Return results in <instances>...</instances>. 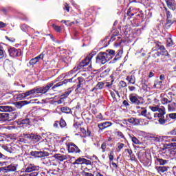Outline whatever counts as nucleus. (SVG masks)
Instances as JSON below:
<instances>
[{"label": "nucleus", "instance_id": "7c9ffc66", "mask_svg": "<svg viewBox=\"0 0 176 176\" xmlns=\"http://www.w3.org/2000/svg\"><path fill=\"white\" fill-rule=\"evenodd\" d=\"M126 80L131 85H134L135 83V77L134 76H128L126 77Z\"/></svg>", "mask_w": 176, "mask_h": 176}, {"label": "nucleus", "instance_id": "6e6552de", "mask_svg": "<svg viewBox=\"0 0 176 176\" xmlns=\"http://www.w3.org/2000/svg\"><path fill=\"white\" fill-rule=\"evenodd\" d=\"M67 147L69 153H80V149L74 143H69Z\"/></svg>", "mask_w": 176, "mask_h": 176}, {"label": "nucleus", "instance_id": "13d9d810", "mask_svg": "<svg viewBox=\"0 0 176 176\" xmlns=\"http://www.w3.org/2000/svg\"><path fill=\"white\" fill-rule=\"evenodd\" d=\"M6 39H7V41H9L10 42H14V41H16L14 38L8 37L7 36H6Z\"/></svg>", "mask_w": 176, "mask_h": 176}, {"label": "nucleus", "instance_id": "09e8293b", "mask_svg": "<svg viewBox=\"0 0 176 176\" xmlns=\"http://www.w3.org/2000/svg\"><path fill=\"white\" fill-rule=\"evenodd\" d=\"M0 173H9V168H8V166L4 167H1Z\"/></svg>", "mask_w": 176, "mask_h": 176}, {"label": "nucleus", "instance_id": "5701e85b", "mask_svg": "<svg viewBox=\"0 0 176 176\" xmlns=\"http://www.w3.org/2000/svg\"><path fill=\"white\" fill-rule=\"evenodd\" d=\"M16 114L13 113H7V121L12 122V120H14L16 119Z\"/></svg>", "mask_w": 176, "mask_h": 176}, {"label": "nucleus", "instance_id": "f3484780", "mask_svg": "<svg viewBox=\"0 0 176 176\" xmlns=\"http://www.w3.org/2000/svg\"><path fill=\"white\" fill-rule=\"evenodd\" d=\"M129 123H131L133 126H139L140 124V120L136 118H131L126 120Z\"/></svg>", "mask_w": 176, "mask_h": 176}, {"label": "nucleus", "instance_id": "de8ad7c7", "mask_svg": "<svg viewBox=\"0 0 176 176\" xmlns=\"http://www.w3.org/2000/svg\"><path fill=\"white\" fill-rule=\"evenodd\" d=\"M152 112L148 111L146 113L145 118H147L149 120H152V119H153V116H152Z\"/></svg>", "mask_w": 176, "mask_h": 176}, {"label": "nucleus", "instance_id": "393cba45", "mask_svg": "<svg viewBox=\"0 0 176 176\" xmlns=\"http://www.w3.org/2000/svg\"><path fill=\"white\" fill-rule=\"evenodd\" d=\"M41 138H42V137H41L38 135H34L33 133L32 136V142H34V144H35L36 142H39V141H41Z\"/></svg>", "mask_w": 176, "mask_h": 176}, {"label": "nucleus", "instance_id": "6e6d98bb", "mask_svg": "<svg viewBox=\"0 0 176 176\" xmlns=\"http://www.w3.org/2000/svg\"><path fill=\"white\" fill-rule=\"evenodd\" d=\"M103 124L104 126V128L107 129V127H109V126H111L112 123H111V122H103Z\"/></svg>", "mask_w": 176, "mask_h": 176}, {"label": "nucleus", "instance_id": "bf43d9fd", "mask_svg": "<svg viewBox=\"0 0 176 176\" xmlns=\"http://www.w3.org/2000/svg\"><path fill=\"white\" fill-rule=\"evenodd\" d=\"M120 85L121 87H127V83H126V82H124V81H120Z\"/></svg>", "mask_w": 176, "mask_h": 176}, {"label": "nucleus", "instance_id": "c03bdc74", "mask_svg": "<svg viewBox=\"0 0 176 176\" xmlns=\"http://www.w3.org/2000/svg\"><path fill=\"white\" fill-rule=\"evenodd\" d=\"M45 57V54L41 53L40 55H38V56L35 57V58L37 60V63H39L40 60H43V58Z\"/></svg>", "mask_w": 176, "mask_h": 176}, {"label": "nucleus", "instance_id": "4468645a", "mask_svg": "<svg viewBox=\"0 0 176 176\" xmlns=\"http://www.w3.org/2000/svg\"><path fill=\"white\" fill-rule=\"evenodd\" d=\"M104 85L102 82H99L98 84L91 90V92L97 93L98 90H102L104 89Z\"/></svg>", "mask_w": 176, "mask_h": 176}, {"label": "nucleus", "instance_id": "39448f33", "mask_svg": "<svg viewBox=\"0 0 176 176\" xmlns=\"http://www.w3.org/2000/svg\"><path fill=\"white\" fill-rule=\"evenodd\" d=\"M163 141L166 142H171L164 145L162 151L167 152V148L168 146H176V136H162Z\"/></svg>", "mask_w": 176, "mask_h": 176}, {"label": "nucleus", "instance_id": "2f4dec72", "mask_svg": "<svg viewBox=\"0 0 176 176\" xmlns=\"http://www.w3.org/2000/svg\"><path fill=\"white\" fill-rule=\"evenodd\" d=\"M8 119V113H0V122H6Z\"/></svg>", "mask_w": 176, "mask_h": 176}, {"label": "nucleus", "instance_id": "6ab92c4d", "mask_svg": "<svg viewBox=\"0 0 176 176\" xmlns=\"http://www.w3.org/2000/svg\"><path fill=\"white\" fill-rule=\"evenodd\" d=\"M158 173H166V171H168V168H170V167L168 166H156L155 167Z\"/></svg>", "mask_w": 176, "mask_h": 176}, {"label": "nucleus", "instance_id": "58836bf2", "mask_svg": "<svg viewBox=\"0 0 176 176\" xmlns=\"http://www.w3.org/2000/svg\"><path fill=\"white\" fill-rule=\"evenodd\" d=\"M123 148H124V144L120 142L117 144V152H120Z\"/></svg>", "mask_w": 176, "mask_h": 176}, {"label": "nucleus", "instance_id": "774afa93", "mask_svg": "<svg viewBox=\"0 0 176 176\" xmlns=\"http://www.w3.org/2000/svg\"><path fill=\"white\" fill-rule=\"evenodd\" d=\"M166 17H167V19H171L172 15H171V13L170 12V11L166 12Z\"/></svg>", "mask_w": 176, "mask_h": 176}, {"label": "nucleus", "instance_id": "338daca9", "mask_svg": "<svg viewBox=\"0 0 176 176\" xmlns=\"http://www.w3.org/2000/svg\"><path fill=\"white\" fill-rule=\"evenodd\" d=\"M166 24H168L169 25H171V24H173V21H171L170 19L167 18Z\"/></svg>", "mask_w": 176, "mask_h": 176}, {"label": "nucleus", "instance_id": "603ef678", "mask_svg": "<svg viewBox=\"0 0 176 176\" xmlns=\"http://www.w3.org/2000/svg\"><path fill=\"white\" fill-rule=\"evenodd\" d=\"M149 109H151V111H152V112H157V109H159V106H149Z\"/></svg>", "mask_w": 176, "mask_h": 176}, {"label": "nucleus", "instance_id": "a18cd8bd", "mask_svg": "<svg viewBox=\"0 0 176 176\" xmlns=\"http://www.w3.org/2000/svg\"><path fill=\"white\" fill-rule=\"evenodd\" d=\"M45 57V54L41 53L40 55H38V56L35 57V58L37 60V63H39L40 60H43V58Z\"/></svg>", "mask_w": 176, "mask_h": 176}, {"label": "nucleus", "instance_id": "4d7b16f0", "mask_svg": "<svg viewBox=\"0 0 176 176\" xmlns=\"http://www.w3.org/2000/svg\"><path fill=\"white\" fill-rule=\"evenodd\" d=\"M170 102H171V101L168 100L166 98L162 99V104H169Z\"/></svg>", "mask_w": 176, "mask_h": 176}, {"label": "nucleus", "instance_id": "412c9836", "mask_svg": "<svg viewBox=\"0 0 176 176\" xmlns=\"http://www.w3.org/2000/svg\"><path fill=\"white\" fill-rule=\"evenodd\" d=\"M18 124L21 126V124H25V126H30L31 124V122H30V119L26 118L22 120L18 121Z\"/></svg>", "mask_w": 176, "mask_h": 176}, {"label": "nucleus", "instance_id": "a211bd4d", "mask_svg": "<svg viewBox=\"0 0 176 176\" xmlns=\"http://www.w3.org/2000/svg\"><path fill=\"white\" fill-rule=\"evenodd\" d=\"M27 104H30V102H27V100H23V101H19V102H16L15 105L16 108L19 109H21L24 105H27Z\"/></svg>", "mask_w": 176, "mask_h": 176}, {"label": "nucleus", "instance_id": "c85d7f7f", "mask_svg": "<svg viewBox=\"0 0 176 176\" xmlns=\"http://www.w3.org/2000/svg\"><path fill=\"white\" fill-rule=\"evenodd\" d=\"M78 84L77 85L78 89H80V87H83V84L85 83V78L82 77L78 78Z\"/></svg>", "mask_w": 176, "mask_h": 176}, {"label": "nucleus", "instance_id": "0eeeda50", "mask_svg": "<svg viewBox=\"0 0 176 176\" xmlns=\"http://www.w3.org/2000/svg\"><path fill=\"white\" fill-rule=\"evenodd\" d=\"M129 100L131 102L135 105H141L143 104L142 98L135 94H131L129 95Z\"/></svg>", "mask_w": 176, "mask_h": 176}, {"label": "nucleus", "instance_id": "7ed1b4c3", "mask_svg": "<svg viewBox=\"0 0 176 176\" xmlns=\"http://www.w3.org/2000/svg\"><path fill=\"white\" fill-rule=\"evenodd\" d=\"M53 86V82H49L45 87L34 88L32 90L25 92L26 97H34L35 94H45Z\"/></svg>", "mask_w": 176, "mask_h": 176}, {"label": "nucleus", "instance_id": "3c124183", "mask_svg": "<svg viewBox=\"0 0 176 176\" xmlns=\"http://www.w3.org/2000/svg\"><path fill=\"white\" fill-rule=\"evenodd\" d=\"M36 63H38V60H36V58H34L30 60L29 64L30 65H35Z\"/></svg>", "mask_w": 176, "mask_h": 176}, {"label": "nucleus", "instance_id": "72a5a7b5", "mask_svg": "<svg viewBox=\"0 0 176 176\" xmlns=\"http://www.w3.org/2000/svg\"><path fill=\"white\" fill-rule=\"evenodd\" d=\"M7 166L8 168L9 173L14 172L17 170V166L15 164H10Z\"/></svg>", "mask_w": 176, "mask_h": 176}, {"label": "nucleus", "instance_id": "c756f323", "mask_svg": "<svg viewBox=\"0 0 176 176\" xmlns=\"http://www.w3.org/2000/svg\"><path fill=\"white\" fill-rule=\"evenodd\" d=\"M156 162H157V163H159L160 166H164V165L167 164V163H168V160H163L162 158H157Z\"/></svg>", "mask_w": 176, "mask_h": 176}, {"label": "nucleus", "instance_id": "2eb2a0df", "mask_svg": "<svg viewBox=\"0 0 176 176\" xmlns=\"http://www.w3.org/2000/svg\"><path fill=\"white\" fill-rule=\"evenodd\" d=\"M166 2L169 9H171V10H175L176 4L174 3V0H166Z\"/></svg>", "mask_w": 176, "mask_h": 176}, {"label": "nucleus", "instance_id": "e2e57ef3", "mask_svg": "<svg viewBox=\"0 0 176 176\" xmlns=\"http://www.w3.org/2000/svg\"><path fill=\"white\" fill-rule=\"evenodd\" d=\"M28 176H38V172H33L28 174Z\"/></svg>", "mask_w": 176, "mask_h": 176}, {"label": "nucleus", "instance_id": "49530a36", "mask_svg": "<svg viewBox=\"0 0 176 176\" xmlns=\"http://www.w3.org/2000/svg\"><path fill=\"white\" fill-rule=\"evenodd\" d=\"M147 111H146V109L144 108V107H142L141 108V110H140V115H142V116H146V113H147Z\"/></svg>", "mask_w": 176, "mask_h": 176}, {"label": "nucleus", "instance_id": "864d4df0", "mask_svg": "<svg viewBox=\"0 0 176 176\" xmlns=\"http://www.w3.org/2000/svg\"><path fill=\"white\" fill-rule=\"evenodd\" d=\"M59 124L62 128L65 127V126H67V122H65V120H64L63 119H61L60 120Z\"/></svg>", "mask_w": 176, "mask_h": 176}, {"label": "nucleus", "instance_id": "a878e982", "mask_svg": "<svg viewBox=\"0 0 176 176\" xmlns=\"http://www.w3.org/2000/svg\"><path fill=\"white\" fill-rule=\"evenodd\" d=\"M129 137L132 142H133V144H135V145H141V142H140V140L138 138H136L135 136L131 135Z\"/></svg>", "mask_w": 176, "mask_h": 176}, {"label": "nucleus", "instance_id": "37998d69", "mask_svg": "<svg viewBox=\"0 0 176 176\" xmlns=\"http://www.w3.org/2000/svg\"><path fill=\"white\" fill-rule=\"evenodd\" d=\"M166 115H168V122H170V119H176V113H172Z\"/></svg>", "mask_w": 176, "mask_h": 176}, {"label": "nucleus", "instance_id": "4be33fe9", "mask_svg": "<svg viewBox=\"0 0 176 176\" xmlns=\"http://www.w3.org/2000/svg\"><path fill=\"white\" fill-rule=\"evenodd\" d=\"M32 134H28V133H23V139L25 140V141H28V142H32Z\"/></svg>", "mask_w": 176, "mask_h": 176}, {"label": "nucleus", "instance_id": "1a4fd4ad", "mask_svg": "<svg viewBox=\"0 0 176 176\" xmlns=\"http://www.w3.org/2000/svg\"><path fill=\"white\" fill-rule=\"evenodd\" d=\"M9 54L11 57H20L21 56V50L10 47L8 49Z\"/></svg>", "mask_w": 176, "mask_h": 176}, {"label": "nucleus", "instance_id": "c9c22d12", "mask_svg": "<svg viewBox=\"0 0 176 176\" xmlns=\"http://www.w3.org/2000/svg\"><path fill=\"white\" fill-rule=\"evenodd\" d=\"M63 85H65V81H60V82L56 83V85H52L51 87H52V90H54V89H56V87H60L63 86Z\"/></svg>", "mask_w": 176, "mask_h": 176}, {"label": "nucleus", "instance_id": "69168bd1", "mask_svg": "<svg viewBox=\"0 0 176 176\" xmlns=\"http://www.w3.org/2000/svg\"><path fill=\"white\" fill-rule=\"evenodd\" d=\"M83 175L84 176H94V175H93V173H87V172H84Z\"/></svg>", "mask_w": 176, "mask_h": 176}, {"label": "nucleus", "instance_id": "473e14b6", "mask_svg": "<svg viewBox=\"0 0 176 176\" xmlns=\"http://www.w3.org/2000/svg\"><path fill=\"white\" fill-rule=\"evenodd\" d=\"M16 99L18 101H20V100H24L27 96L25 95V93L19 94L15 96Z\"/></svg>", "mask_w": 176, "mask_h": 176}, {"label": "nucleus", "instance_id": "8fccbe9b", "mask_svg": "<svg viewBox=\"0 0 176 176\" xmlns=\"http://www.w3.org/2000/svg\"><path fill=\"white\" fill-rule=\"evenodd\" d=\"M167 46H173L174 45V42L171 38H168L166 40Z\"/></svg>", "mask_w": 176, "mask_h": 176}, {"label": "nucleus", "instance_id": "9b49d317", "mask_svg": "<svg viewBox=\"0 0 176 176\" xmlns=\"http://www.w3.org/2000/svg\"><path fill=\"white\" fill-rule=\"evenodd\" d=\"M55 159H57L58 160H60V162H64V160H67L68 159H70V160H72V159H75V157H71L69 155H61V154H56L54 155Z\"/></svg>", "mask_w": 176, "mask_h": 176}, {"label": "nucleus", "instance_id": "0e129e2a", "mask_svg": "<svg viewBox=\"0 0 176 176\" xmlns=\"http://www.w3.org/2000/svg\"><path fill=\"white\" fill-rule=\"evenodd\" d=\"M169 134H170V135H176V127L175 129L172 130Z\"/></svg>", "mask_w": 176, "mask_h": 176}, {"label": "nucleus", "instance_id": "79ce46f5", "mask_svg": "<svg viewBox=\"0 0 176 176\" xmlns=\"http://www.w3.org/2000/svg\"><path fill=\"white\" fill-rule=\"evenodd\" d=\"M71 93H72V88H70L69 89H67L65 94L63 95H62V97H65V98H67V96H69V94H71Z\"/></svg>", "mask_w": 176, "mask_h": 176}, {"label": "nucleus", "instance_id": "680f3d73", "mask_svg": "<svg viewBox=\"0 0 176 176\" xmlns=\"http://www.w3.org/2000/svg\"><path fill=\"white\" fill-rule=\"evenodd\" d=\"M61 23H63L64 24H65V25H71V23H69V21L62 20Z\"/></svg>", "mask_w": 176, "mask_h": 176}, {"label": "nucleus", "instance_id": "f704fd0d", "mask_svg": "<svg viewBox=\"0 0 176 176\" xmlns=\"http://www.w3.org/2000/svg\"><path fill=\"white\" fill-rule=\"evenodd\" d=\"M6 57V52H4L3 47L0 45V61H2V58Z\"/></svg>", "mask_w": 176, "mask_h": 176}, {"label": "nucleus", "instance_id": "ea45409f", "mask_svg": "<svg viewBox=\"0 0 176 176\" xmlns=\"http://www.w3.org/2000/svg\"><path fill=\"white\" fill-rule=\"evenodd\" d=\"M52 27L56 32H61V27L56 24H52Z\"/></svg>", "mask_w": 176, "mask_h": 176}, {"label": "nucleus", "instance_id": "ddd939ff", "mask_svg": "<svg viewBox=\"0 0 176 176\" xmlns=\"http://www.w3.org/2000/svg\"><path fill=\"white\" fill-rule=\"evenodd\" d=\"M39 166H36L33 164H30L25 168V173H32V171H38Z\"/></svg>", "mask_w": 176, "mask_h": 176}, {"label": "nucleus", "instance_id": "e433bc0d", "mask_svg": "<svg viewBox=\"0 0 176 176\" xmlns=\"http://www.w3.org/2000/svg\"><path fill=\"white\" fill-rule=\"evenodd\" d=\"M21 29L22 31H23V32H27L30 31V30H31L30 26H28V25H25V24L22 25L21 26Z\"/></svg>", "mask_w": 176, "mask_h": 176}, {"label": "nucleus", "instance_id": "4c0bfd02", "mask_svg": "<svg viewBox=\"0 0 176 176\" xmlns=\"http://www.w3.org/2000/svg\"><path fill=\"white\" fill-rule=\"evenodd\" d=\"M60 111L64 113H71V109H69V107H61Z\"/></svg>", "mask_w": 176, "mask_h": 176}, {"label": "nucleus", "instance_id": "f8f14e48", "mask_svg": "<svg viewBox=\"0 0 176 176\" xmlns=\"http://www.w3.org/2000/svg\"><path fill=\"white\" fill-rule=\"evenodd\" d=\"M30 155L34 156V157H45V156H49V153L46 151H32Z\"/></svg>", "mask_w": 176, "mask_h": 176}, {"label": "nucleus", "instance_id": "5fc2aeb1", "mask_svg": "<svg viewBox=\"0 0 176 176\" xmlns=\"http://www.w3.org/2000/svg\"><path fill=\"white\" fill-rule=\"evenodd\" d=\"M102 152H105V149H107V143L104 142L101 145Z\"/></svg>", "mask_w": 176, "mask_h": 176}, {"label": "nucleus", "instance_id": "f03ea898", "mask_svg": "<svg viewBox=\"0 0 176 176\" xmlns=\"http://www.w3.org/2000/svg\"><path fill=\"white\" fill-rule=\"evenodd\" d=\"M94 57V53L91 52L90 53L82 62H80L77 67H74V69L71 70L69 72L66 74V76L65 78H69L71 75H74L78 69H82L83 67H86L90 64V67H91V59Z\"/></svg>", "mask_w": 176, "mask_h": 176}, {"label": "nucleus", "instance_id": "cd10ccee", "mask_svg": "<svg viewBox=\"0 0 176 176\" xmlns=\"http://www.w3.org/2000/svg\"><path fill=\"white\" fill-rule=\"evenodd\" d=\"M125 151L128 152L129 157H130L131 160H135V155L133 153V150L131 149H125Z\"/></svg>", "mask_w": 176, "mask_h": 176}, {"label": "nucleus", "instance_id": "b1692460", "mask_svg": "<svg viewBox=\"0 0 176 176\" xmlns=\"http://www.w3.org/2000/svg\"><path fill=\"white\" fill-rule=\"evenodd\" d=\"M150 141H153V142H160V136H156L151 135L148 136Z\"/></svg>", "mask_w": 176, "mask_h": 176}, {"label": "nucleus", "instance_id": "423d86ee", "mask_svg": "<svg viewBox=\"0 0 176 176\" xmlns=\"http://www.w3.org/2000/svg\"><path fill=\"white\" fill-rule=\"evenodd\" d=\"M157 52L153 54L154 57H160V56H168V52L163 45H157L155 46Z\"/></svg>", "mask_w": 176, "mask_h": 176}, {"label": "nucleus", "instance_id": "f257e3e1", "mask_svg": "<svg viewBox=\"0 0 176 176\" xmlns=\"http://www.w3.org/2000/svg\"><path fill=\"white\" fill-rule=\"evenodd\" d=\"M115 56V50H107L105 52H100L96 56L98 64H105Z\"/></svg>", "mask_w": 176, "mask_h": 176}, {"label": "nucleus", "instance_id": "aec40b11", "mask_svg": "<svg viewBox=\"0 0 176 176\" xmlns=\"http://www.w3.org/2000/svg\"><path fill=\"white\" fill-rule=\"evenodd\" d=\"M122 54H123V50H118V52L117 53L116 56H115L113 60H111L110 63H116V61H118V60H119L120 57H122Z\"/></svg>", "mask_w": 176, "mask_h": 176}, {"label": "nucleus", "instance_id": "a19ab883", "mask_svg": "<svg viewBox=\"0 0 176 176\" xmlns=\"http://www.w3.org/2000/svg\"><path fill=\"white\" fill-rule=\"evenodd\" d=\"M162 85H163L162 81H157L154 84V87H157V89H160Z\"/></svg>", "mask_w": 176, "mask_h": 176}, {"label": "nucleus", "instance_id": "20e7f679", "mask_svg": "<svg viewBox=\"0 0 176 176\" xmlns=\"http://www.w3.org/2000/svg\"><path fill=\"white\" fill-rule=\"evenodd\" d=\"M157 112L159 113H154V118H158L160 124H165V123H168V115H166V109H164V107H158ZM164 115H166V118L164 117Z\"/></svg>", "mask_w": 176, "mask_h": 176}, {"label": "nucleus", "instance_id": "9d476101", "mask_svg": "<svg viewBox=\"0 0 176 176\" xmlns=\"http://www.w3.org/2000/svg\"><path fill=\"white\" fill-rule=\"evenodd\" d=\"M74 166L76 164H91V161L86 160L85 158L78 157L77 160H75L74 162L72 163Z\"/></svg>", "mask_w": 176, "mask_h": 176}, {"label": "nucleus", "instance_id": "dca6fc26", "mask_svg": "<svg viewBox=\"0 0 176 176\" xmlns=\"http://www.w3.org/2000/svg\"><path fill=\"white\" fill-rule=\"evenodd\" d=\"M13 111V107L10 106H0V112H12Z\"/></svg>", "mask_w": 176, "mask_h": 176}, {"label": "nucleus", "instance_id": "052dcab7", "mask_svg": "<svg viewBox=\"0 0 176 176\" xmlns=\"http://www.w3.org/2000/svg\"><path fill=\"white\" fill-rule=\"evenodd\" d=\"M98 126L100 129V130H104V129H105L104 123H100V124H98Z\"/></svg>", "mask_w": 176, "mask_h": 176}, {"label": "nucleus", "instance_id": "bb28decb", "mask_svg": "<svg viewBox=\"0 0 176 176\" xmlns=\"http://www.w3.org/2000/svg\"><path fill=\"white\" fill-rule=\"evenodd\" d=\"M12 64H10L8 60L4 62L3 68L6 71H10V69H12Z\"/></svg>", "mask_w": 176, "mask_h": 176}]
</instances>
